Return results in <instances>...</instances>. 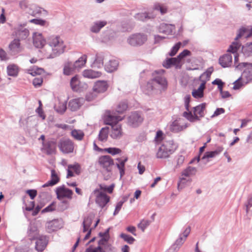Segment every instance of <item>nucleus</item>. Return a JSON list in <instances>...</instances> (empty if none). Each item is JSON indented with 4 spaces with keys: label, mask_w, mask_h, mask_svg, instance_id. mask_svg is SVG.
<instances>
[{
    "label": "nucleus",
    "mask_w": 252,
    "mask_h": 252,
    "mask_svg": "<svg viewBox=\"0 0 252 252\" xmlns=\"http://www.w3.org/2000/svg\"><path fill=\"white\" fill-rule=\"evenodd\" d=\"M124 119L120 116L115 115L114 112L106 111L104 117V121L106 125L111 126L109 130L110 136L113 139H119L124 134L122 125L118 123Z\"/></svg>",
    "instance_id": "f257e3e1"
},
{
    "label": "nucleus",
    "mask_w": 252,
    "mask_h": 252,
    "mask_svg": "<svg viewBox=\"0 0 252 252\" xmlns=\"http://www.w3.org/2000/svg\"><path fill=\"white\" fill-rule=\"evenodd\" d=\"M167 86L165 78L161 75L158 74L150 80L146 84L141 86L143 93L148 95H152L160 93L165 90Z\"/></svg>",
    "instance_id": "f03ea898"
},
{
    "label": "nucleus",
    "mask_w": 252,
    "mask_h": 252,
    "mask_svg": "<svg viewBox=\"0 0 252 252\" xmlns=\"http://www.w3.org/2000/svg\"><path fill=\"white\" fill-rule=\"evenodd\" d=\"M47 43L50 47V49L45 53L48 59H53L60 56L64 52L66 48L63 39L58 35L49 36L47 39Z\"/></svg>",
    "instance_id": "7ed1b4c3"
},
{
    "label": "nucleus",
    "mask_w": 252,
    "mask_h": 252,
    "mask_svg": "<svg viewBox=\"0 0 252 252\" xmlns=\"http://www.w3.org/2000/svg\"><path fill=\"white\" fill-rule=\"evenodd\" d=\"M236 68L242 70L245 68L241 76L234 82L233 89L238 90L243 84L252 83V63H241L236 65Z\"/></svg>",
    "instance_id": "20e7f679"
},
{
    "label": "nucleus",
    "mask_w": 252,
    "mask_h": 252,
    "mask_svg": "<svg viewBox=\"0 0 252 252\" xmlns=\"http://www.w3.org/2000/svg\"><path fill=\"white\" fill-rule=\"evenodd\" d=\"M206 103H202L199 105L193 107V113L191 111H189V100L186 98L185 100V106L188 112L183 113V116L190 122L198 121L201 118L205 116V111L206 108Z\"/></svg>",
    "instance_id": "39448f33"
},
{
    "label": "nucleus",
    "mask_w": 252,
    "mask_h": 252,
    "mask_svg": "<svg viewBox=\"0 0 252 252\" xmlns=\"http://www.w3.org/2000/svg\"><path fill=\"white\" fill-rule=\"evenodd\" d=\"M178 147L173 140L165 141L158 148L156 157L158 158L163 159L168 158L173 154Z\"/></svg>",
    "instance_id": "423d86ee"
},
{
    "label": "nucleus",
    "mask_w": 252,
    "mask_h": 252,
    "mask_svg": "<svg viewBox=\"0 0 252 252\" xmlns=\"http://www.w3.org/2000/svg\"><path fill=\"white\" fill-rule=\"evenodd\" d=\"M249 30L248 28H241L239 30V33L235 38V41L233 42L232 44H231L227 49V51L229 52H231L233 54H235L234 55V65L236 67V65H238L239 63H238V55L237 54V52L238 49L240 48L241 44L240 43L237 41V40L244 36L245 33L248 32Z\"/></svg>",
    "instance_id": "0eeeda50"
},
{
    "label": "nucleus",
    "mask_w": 252,
    "mask_h": 252,
    "mask_svg": "<svg viewBox=\"0 0 252 252\" xmlns=\"http://www.w3.org/2000/svg\"><path fill=\"white\" fill-rule=\"evenodd\" d=\"M147 40V35L144 33H137L131 35L127 39V43L132 46L143 45Z\"/></svg>",
    "instance_id": "6e6552de"
},
{
    "label": "nucleus",
    "mask_w": 252,
    "mask_h": 252,
    "mask_svg": "<svg viewBox=\"0 0 252 252\" xmlns=\"http://www.w3.org/2000/svg\"><path fill=\"white\" fill-rule=\"evenodd\" d=\"M60 150L64 154H69L73 152L74 144L69 139L62 138L58 143Z\"/></svg>",
    "instance_id": "1a4fd4ad"
},
{
    "label": "nucleus",
    "mask_w": 252,
    "mask_h": 252,
    "mask_svg": "<svg viewBox=\"0 0 252 252\" xmlns=\"http://www.w3.org/2000/svg\"><path fill=\"white\" fill-rule=\"evenodd\" d=\"M188 126L184 123V120L180 118L173 121L168 125L169 130L174 133L181 131Z\"/></svg>",
    "instance_id": "9d476101"
},
{
    "label": "nucleus",
    "mask_w": 252,
    "mask_h": 252,
    "mask_svg": "<svg viewBox=\"0 0 252 252\" xmlns=\"http://www.w3.org/2000/svg\"><path fill=\"white\" fill-rule=\"evenodd\" d=\"M143 118L141 114L137 112H133L127 118V125L135 127L139 126L143 122Z\"/></svg>",
    "instance_id": "9b49d317"
},
{
    "label": "nucleus",
    "mask_w": 252,
    "mask_h": 252,
    "mask_svg": "<svg viewBox=\"0 0 252 252\" xmlns=\"http://www.w3.org/2000/svg\"><path fill=\"white\" fill-rule=\"evenodd\" d=\"M57 197L59 200H62L64 198L68 199L72 198L73 194L72 191L66 188L64 186H62L58 187L56 190Z\"/></svg>",
    "instance_id": "f8f14e48"
},
{
    "label": "nucleus",
    "mask_w": 252,
    "mask_h": 252,
    "mask_svg": "<svg viewBox=\"0 0 252 252\" xmlns=\"http://www.w3.org/2000/svg\"><path fill=\"white\" fill-rule=\"evenodd\" d=\"M93 193L96 195V203L101 208L104 207L109 201V197L98 189L94 190Z\"/></svg>",
    "instance_id": "ddd939ff"
},
{
    "label": "nucleus",
    "mask_w": 252,
    "mask_h": 252,
    "mask_svg": "<svg viewBox=\"0 0 252 252\" xmlns=\"http://www.w3.org/2000/svg\"><path fill=\"white\" fill-rule=\"evenodd\" d=\"M70 84L72 90L74 92H81L87 87V85L86 83H81L79 80L77 76L72 78Z\"/></svg>",
    "instance_id": "4468645a"
},
{
    "label": "nucleus",
    "mask_w": 252,
    "mask_h": 252,
    "mask_svg": "<svg viewBox=\"0 0 252 252\" xmlns=\"http://www.w3.org/2000/svg\"><path fill=\"white\" fill-rule=\"evenodd\" d=\"M63 227L62 220L55 219L47 222L46 225V230L48 233L56 231Z\"/></svg>",
    "instance_id": "2eb2a0df"
},
{
    "label": "nucleus",
    "mask_w": 252,
    "mask_h": 252,
    "mask_svg": "<svg viewBox=\"0 0 252 252\" xmlns=\"http://www.w3.org/2000/svg\"><path fill=\"white\" fill-rule=\"evenodd\" d=\"M98 162L101 166L108 172L111 171V166L114 164L113 159L109 156L100 157Z\"/></svg>",
    "instance_id": "dca6fc26"
},
{
    "label": "nucleus",
    "mask_w": 252,
    "mask_h": 252,
    "mask_svg": "<svg viewBox=\"0 0 252 252\" xmlns=\"http://www.w3.org/2000/svg\"><path fill=\"white\" fill-rule=\"evenodd\" d=\"M159 32L166 35H173L175 33V27L174 25L161 23L158 27Z\"/></svg>",
    "instance_id": "f3484780"
},
{
    "label": "nucleus",
    "mask_w": 252,
    "mask_h": 252,
    "mask_svg": "<svg viewBox=\"0 0 252 252\" xmlns=\"http://www.w3.org/2000/svg\"><path fill=\"white\" fill-rule=\"evenodd\" d=\"M56 143L53 141L43 142L42 151L47 155H51L55 153Z\"/></svg>",
    "instance_id": "a211bd4d"
},
{
    "label": "nucleus",
    "mask_w": 252,
    "mask_h": 252,
    "mask_svg": "<svg viewBox=\"0 0 252 252\" xmlns=\"http://www.w3.org/2000/svg\"><path fill=\"white\" fill-rule=\"evenodd\" d=\"M15 34L19 40L26 39L29 35V31L24 26L20 25L15 29Z\"/></svg>",
    "instance_id": "6ab92c4d"
},
{
    "label": "nucleus",
    "mask_w": 252,
    "mask_h": 252,
    "mask_svg": "<svg viewBox=\"0 0 252 252\" xmlns=\"http://www.w3.org/2000/svg\"><path fill=\"white\" fill-rule=\"evenodd\" d=\"M107 24L105 20H98L93 23L90 28L91 32L94 33H98L100 30Z\"/></svg>",
    "instance_id": "aec40b11"
},
{
    "label": "nucleus",
    "mask_w": 252,
    "mask_h": 252,
    "mask_svg": "<svg viewBox=\"0 0 252 252\" xmlns=\"http://www.w3.org/2000/svg\"><path fill=\"white\" fill-rule=\"evenodd\" d=\"M33 43L37 48H42L45 44L46 40L43 37L42 35L39 32H34L33 34Z\"/></svg>",
    "instance_id": "412c9836"
},
{
    "label": "nucleus",
    "mask_w": 252,
    "mask_h": 252,
    "mask_svg": "<svg viewBox=\"0 0 252 252\" xmlns=\"http://www.w3.org/2000/svg\"><path fill=\"white\" fill-rule=\"evenodd\" d=\"M84 99L83 98H77L70 100L68 103V107L72 111L78 110L83 104Z\"/></svg>",
    "instance_id": "4be33fe9"
},
{
    "label": "nucleus",
    "mask_w": 252,
    "mask_h": 252,
    "mask_svg": "<svg viewBox=\"0 0 252 252\" xmlns=\"http://www.w3.org/2000/svg\"><path fill=\"white\" fill-rule=\"evenodd\" d=\"M156 15H155L153 12H144L138 13L135 14L134 17L136 20L145 22L148 20L152 19L155 18Z\"/></svg>",
    "instance_id": "5701e85b"
},
{
    "label": "nucleus",
    "mask_w": 252,
    "mask_h": 252,
    "mask_svg": "<svg viewBox=\"0 0 252 252\" xmlns=\"http://www.w3.org/2000/svg\"><path fill=\"white\" fill-rule=\"evenodd\" d=\"M108 85L105 81H98L96 82L93 87V90L97 93H103L108 89Z\"/></svg>",
    "instance_id": "b1692460"
},
{
    "label": "nucleus",
    "mask_w": 252,
    "mask_h": 252,
    "mask_svg": "<svg viewBox=\"0 0 252 252\" xmlns=\"http://www.w3.org/2000/svg\"><path fill=\"white\" fill-rule=\"evenodd\" d=\"M36 239L35 249L38 252H42L47 245L48 242L47 238L45 236H40Z\"/></svg>",
    "instance_id": "393cba45"
},
{
    "label": "nucleus",
    "mask_w": 252,
    "mask_h": 252,
    "mask_svg": "<svg viewBox=\"0 0 252 252\" xmlns=\"http://www.w3.org/2000/svg\"><path fill=\"white\" fill-rule=\"evenodd\" d=\"M9 49L11 54L16 55L22 51V47L21 46L20 40L18 39H14L9 45Z\"/></svg>",
    "instance_id": "a878e982"
},
{
    "label": "nucleus",
    "mask_w": 252,
    "mask_h": 252,
    "mask_svg": "<svg viewBox=\"0 0 252 252\" xmlns=\"http://www.w3.org/2000/svg\"><path fill=\"white\" fill-rule=\"evenodd\" d=\"M232 63V57L230 54H227L219 59V63L223 67H227L230 66Z\"/></svg>",
    "instance_id": "bb28decb"
},
{
    "label": "nucleus",
    "mask_w": 252,
    "mask_h": 252,
    "mask_svg": "<svg viewBox=\"0 0 252 252\" xmlns=\"http://www.w3.org/2000/svg\"><path fill=\"white\" fill-rule=\"evenodd\" d=\"M83 76L89 79H94L100 77L102 73L100 71H94L92 69H86L82 72Z\"/></svg>",
    "instance_id": "cd10ccee"
},
{
    "label": "nucleus",
    "mask_w": 252,
    "mask_h": 252,
    "mask_svg": "<svg viewBox=\"0 0 252 252\" xmlns=\"http://www.w3.org/2000/svg\"><path fill=\"white\" fill-rule=\"evenodd\" d=\"M163 66L166 68H169L173 66L176 68H180L181 64H180L176 58H167L162 63Z\"/></svg>",
    "instance_id": "c85d7f7f"
},
{
    "label": "nucleus",
    "mask_w": 252,
    "mask_h": 252,
    "mask_svg": "<svg viewBox=\"0 0 252 252\" xmlns=\"http://www.w3.org/2000/svg\"><path fill=\"white\" fill-rule=\"evenodd\" d=\"M223 148L221 146L218 147L216 149L213 151L206 152L202 157V159L209 158H215L219 155L223 151Z\"/></svg>",
    "instance_id": "c756f323"
},
{
    "label": "nucleus",
    "mask_w": 252,
    "mask_h": 252,
    "mask_svg": "<svg viewBox=\"0 0 252 252\" xmlns=\"http://www.w3.org/2000/svg\"><path fill=\"white\" fill-rule=\"evenodd\" d=\"M60 179L56 172L54 169L51 170V179L46 184H44L42 187L45 188L48 186H53L57 184L59 182Z\"/></svg>",
    "instance_id": "7c9ffc66"
},
{
    "label": "nucleus",
    "mask_w": 252,
    "mask_h": 252,
    "mask_svg": "<svg viewBox=\"0 0 252 252\" xmlns=\"http://www.w3.org/2000/svg\"><path fill=\"white\" fill-rule=\"evenodd\" d=\"M119 65V62L116 60H111L108 63H106L105 69L106 71L111 72L117 69Z\"/></svg>",
    "instance_id": "2f4dec72"
},
{
    "label": "nucleus",
    "mask_w": 252,
    "mask_h": 252,
    "mask_svg": "<svg viewBox=\"0 0 252 252\" xmlns=\"http://www.w3.org/2000/svg\"><path fill=\"white\" fill-rule=\"evenodd\" d=\"M103 56L101 54H96L94 62L91 64L93 68H101L103 66Z\"/></svg>",
    "instance_id": "473e14b6"
},
{
    "label": "nucleus",
    "mask_w": 252,
    "mask_h": 252,
    "mask_svg": "<svg viewBox=\"0 0 252 252\" xmlns=\"http://www.w3.org/2000/svg\"><path fill=\"white\" fill-rule=\"evenodd\" d=\"M109 133V128L108 127H102L99 131L98 136L99 141L102 142H106L107 140Z\"/></svg>",
    "instance_id": "72a5a7b5"
},
{
    "label": "nucleus",
    "mask_w": 252,
    "mask_h": 252,
    "mask_svg": "<svg viewBox=\"0 0 252 252\" xmlns=\"http://www.w3.org/2000/svg\"><path fill=\"white\" fill-rule=\"evenodd\" d=\"M205 88V83H201L199 87L197 89L192 91V95L196 98H200L203 96L204 90Z\"/></svg>",
    "instance_id": "f704fd0d"
},
{
    "label": "nucleus",
    "mask_w": 252,
    "mask_h": 252,
    "mask_svg": "<svg viewBox=\"0 0 252 252\" xmlns=\"http://www.w3.org/2000/svg\"><path fill=\"white\" fill-rule=\"evenodd\" d=\"M7 75L10 76L16 77L19 72L18 66L15 64H9L7 66Z\"/></svg>",
    "instance_id": "c9c22d12"
},
{
    "label": "nucleus",
    "mask_w": 252,
    "mask_h": 252,
    "mask_svg": "<svg viewBox=\"0 0 252 252\" xmlns=\"http://www.w3.org/2000/svg\"><path fill=\"white\" fill-rule=\"evenodd\" d=\"M117 160L118 161V163H116V166L119 169L120 174V178H121L125 173V163L127 160V158H126L124 159L121 158H117Z\"/></svg>",
    "instance_id": "e433bc0d"
},
{
    "label": "nucleus",
    "mask_w": 252,
    "mask_h": 252,
    "mask_svg": "<svg viewBox=\"0 0 252 252\" xmlns=\"http://www.w3.org/2000/svg\"><path fill=\"white\" fill-rule=\"evenodd\" d=\"M87 56L86 55H84L76 61L74 63H72L76 70H79L85 65L87 61Z\"/></svg>",
    "instance_id": "4c0bfd02"
},
{
    "label": "nucleus",
    "mask_w": 252,
    "mask_h": 252,
    "mask_svg": "<svg viewBox=\"0 0 252 252\" xmlns=\"http://www.w3.org/2000/svg\"><path fill=\"white\" fill-rule=\"evenodd\" d=\"M185 240L183 239V237L182 236V235L180 236L179 239H178L174 244L169 249V252H175L179 250L180 247L184 243Z\"/></svg>",
    "instance_id": "58836bf2"
},
{
    "label": "nucleus",
    "mask_w": 252,
    "mask_h": 252,
    "mask_svg": "<svg viewBox=\"0 0 252 252\" xmlns=\"http://www.w3.org/2000/svg\"><path fill=\"white\" fill-rule=\"evenodd\" d=\"M213 71V68L212 67L209 68L205 72L203 73L199 77V80L201 83L204 82L205 85L207 81L209 80L211 75Z\"/></svg>",
    "instance_id": "ea45409f"
},
{
    "label": "nucleus",
    "mask_w": 252,
    "mask_h": 252,
    "mask_svg": "<svg viewBox=\"0 0 252 252\" xmlns=\"http://www.w3.org/2000/svg\"><path fill=\"white\" fill-rule=\"evenodd\" d=\"M127 108V104L125 102H121L117 106L115 110H108V111L114 112L115 113V115L119 116L118 114L123 113L126 110Z\"/></svg>",
    "instance_id": "a19ab883"
},
{
    "label": "nucleus",
    "mask_w": 252,
    "mask_h": 252,
    "mask_svg": "<svg viewBox=\"0 0 252 252\" xmlns=\"http://www.w3.org/2000/svg\"><path fill=\"white\" fill-rule=\"evenodd\" d=\"M55 110L60 114H63L66 109V101H59L58 103L54 106Z\"/></svg>",
    "instance_id": "79ce46f5"
},
{
    "label": "nucleus",
    "mask_w": 252,
    "mask_h": 252,
    "mask_svg": "<svg viewBox=\"0 0 252 252\" xmlns=\"http://www.w3.org/2000/svg\"><path fill=\"white\" fill-rule=\"evenodd\" d=\"M38 234L37 227L33 224H31L29 228V239L31 240L36 239Z\"/></svg>",
    "instance_id": "37998d69"
},
{
    "label": "nucleus",
    "mask_w": 252,
    "mask_h": 252,
    "mask_svg": "<svg viewBox=\"0 0 252 252\" xmlns=\"http://www.w3.org/2000/svg\"><path fill=\"white\" fill-rule=\"evenodd\" d=\"M196 168L194 167L189 166L186 169L183 171L181 176H185L186 177H189L191 176L194 175L196 172Z\"/></svg>",
    "instance_id": "c03bdc74"
},
{
    "label": "nucleus",
    "mask_w": 252,
    "mask_h": 252,
    "mask_svg": "<svg viewBox=\"0 0 252 252\" xmlns=\"http://www.w3.org/2000/svg\"><path fill=\"white\" fill-rule=\"evenodd\" d=\"M43 71L44 70H43V68L38 67L37 66H33V67L27 70V72L29 74L34 76L36 75H40V74H42L43 72Z\"/></svg>",
    "instance_id": "a18cd8bd"
},
{
    "label": "nucleus",
    "mask_w": 252,
    "mask_h": 252,
    "mask_svg": "<svg viewBox=\"0 0 252 252\" xmlns=\"http://www.w3.org/2000/svg\"><path fill=\"white\" fill-rule=\"evenodd\" d=\"M242 52L247 57L252 56V42L248 43L243 46Z\"/></svg>",
    "instance_id": "49530a36"
},
{
    "label": "nucleus",
    "mask_w": 252,
    "mask_h": 252,
    "mask_svg": "<svg viewBox=\"0 0 252 252\" xmlns=\"http://www.w3.org/2000/svg\"><path fill=\"white\" fill-rule=\"evenodd\" d=\"M76 69L74 67L71 63H68L64 65L63 68V73L66 75H71Z\"/></svg>",
    "instance_id": "de8ad7c7"
},
{
    "label": "nucleus",
    "mask_w": 252,
    "mask_h": 252,
    "mask_svg": "<svg viewBox=\"0 0 252 252\" xmlns=\"http://www.w3.org/2000/svg\"><path fill=\"white\" fill-rule=\"evenodd\" d=\"M92 222V217L88 216L85 218L84 220L83 225V232H87L88 230H89L90 227Z\"/></svg>",
    "instance_id": "09e8293b"
},
{
    "label": "nucleus",
    "mask_w": 252,
    "mask_h": 252,
    "mask_svg": "<svg viewBox=\"0 0 252 252\" xmlns=\"http://www.w3.org/2000/svg\"><path fill=\"white\" fill-rule=\"evenodd\" d=\"M185 177V176H181L180 178V180L178 183V189L184 188L188 183L191 182L190 178H186Z\"/></svg>",
    "instance_id": "8fccbe9b"
},
{
    "label": "nucleus",
    "mask_w": 252,
    "mask_h": 252,
    "mask_svg": "<svg viewBox=\"0 0 252 252\" xmlns=\"http://www.w3.org/2000/svg\"><path fill=\"white\" fill-rule=\"evenodd\" d=\"M72 136L77 140H81L84 136V132L81 130L74 129L71 132Z\"/></svg>",
    "instance_id": "3c124183"
},
{
    "label": "nucleus",
    "mask_w": 252,
    "mask_h": 252,
    "mask_svg": "<svg viewBox=\"0 0 252 252\" xmlns=\"http://www.w3.org/2000/svg\"><path fill=\"white\" fill-rule=\"evenodd\" d=\"M191 54L190 51L187 49L184 50L183 51H182L181 53L179 54V55L176 58L177 60L178 61V63L182 65V60L184 59L186 57L188 56H190Z\"/></svg>",
    "instance_id": "603ef678"
},
{
    "label": "nucleus",
    "mask_w": 252,
    "mask_h": 252,
    "mask_svg": "<svg viewBox=\"0 0 252 252\" xmlns=\"http://www.w3.org/2000/svg\"><path fill=\"white\" fill-rule=\"evenodd\" d=\"M120 237L122 238L125 242L129 244H133L135 241V239L133 237L125 233H121Z\"/></svg>",
    "instance_id": "864d4df0"
},
{
    "label": "nucleus",
    "mask_w": 252,
    "mask_h": 252,
    "mask_svg": "<svg viewBox=\"0 0 252 252\" xmlns=\"http://www.w3.org/2000/svg\"><path fill=\"white\" fill-rule=\"evenodd\" d=\"M151 221L148 220H142L138 224V227L140 228L143 232L150 225Z\"/></svg>",
    "instance_id": "5fc2aeb1"
},
{
    "label": "nucleus",
    "mask_w": 252,
    "mask_h": 252,
    "mask_svg": "<svg viewBox=\"0 0 252 252\" xmlns=\"http://www.w3.org/2000/svg\"><path fill=\"white\" fill-rule=\"evenodd\" d=\"M181 45L182 43L180 42L177 43L173 47H172L170 51L168 53V55L171 57L175 55L180 48Z\"/></svg>",
    "instance_id": "6e6d98bb"
},
{
    "label": "nucleus",
    "mask_w": 252,
    "mask_h": 252,
    "mask_svg": "<svg viewBox=\"0 0 252 252\" xmlns=\"http://www.w3.org/2000/svg\"><path fill=\"white\" fill-rule=\"evenodd\" d=\"M68 168L71 169L74 171V172L77 174H80L81 172V166L80 164L76 163L74 164H69L68 165Z\"/></svg>",
    "instance_id": "4d7b16f0"
},
{
    "label": "nucleus",
    "mask_w": 252,
    "mask_h": 252,
    "mask_svg": "<svg viewBox=\"0 0 252 252\" xmlns=\"http://www.w3.org/2000/svg\"><path fill=\"white\" fill-rule=\"evenodd\" d=\"M69 207V202L67 200H63L59 204L58 209L61 211H63Z\"/></svg>",
    "instance_id": "13d9d810"
},
{
    "label": "nucleus",
    "mask_w": 252,
    "mask_h": 252,
    "mask_svg": "<svg viewBox=\"0 0 252 252\" xmlns=\"http://www.w3.org/2000/svg\"><path fill=\"white\" fill-rule=\"evenodd\" d=\"M105 151L112 155H115L120 153L121 150L117 148H108L105 149Z\"/></svg>",
    "instance_id": "bf43d9fd"
},
{
    "label": "nucleus",
    "mask_w": 252,
    "mask_h": 252,
    "mask_svg": "<svg viewBox=\"0 0 252 252\" xmlns=\"http://www.w3.org/2000/svg\"><path fill=\"white\" fill-rule=\"evenodd\" d=\"M97 93L94 92V90L87 94L86 95V99L88 101H91L96 98Z\"/></svg>",
    "instance_id": "052dcab7"
},
{
    "label": "nucleus",
    "mask_w": 252,
    "mask_h": 252,
    "mask_svg": "<svg viewBox=\"0 0 252 252\" xmlns=\"http://www.w3.org/2000/svg\"><path fill=\"white\" fill-rule=\"evenodd\" d=\"M29 6V1L27 0H22L19 2V6L23 10H27Z\"/></svg>",
    "instance_id": "680f3d73"
},
{
    "label": "nucleus",
    "mask_w": 252,
    "mask_h": 252,
    "mask_svg": "<svg viewBox=\"0 0 252 252\" xmlns=\"http://www.w3.org/2000/svg\"><path fill=\"white\" fill-rule=\"evenodd\" d=\"M0 60L2 61H6L9 60L7 53L1 48H0Z\"/></svg>",
    "instance_id": "e2e57ef3"
},
{
    "label": "nucleus",
    "mask_w": 252,
    "mask_h": 252,
    "mask_svg": "<svg viewBox=\"0 0 252 252\" xmlns=\"http://www.w3.org/2000/svg\"><path fill=\"white\" fill-rule=\"evenodd\" d=\"M43 82V79L41 77L35 78L32 81V84L34 87L37 88L40 87Z\"/></svg>",
    "instance_id": "0e129e2a"
},
{
    "label": "nucleus",
    "mask_w": 252,
    "mask_h": 252,
    "mask_svg": "<svg viewBox=\"0 0 252 252\" xmlns=\"http://www.w3.org/2000/svg\"><path fill=\"white\" fill-rule=\"evenodd\" d=\"M55 209V203L54 202L52 203L49 206L45 208L44 209L42 210V213H44L46 212H52Z\"/></svg>",
    "instance_id": "69168bd1"
},
{
    "label": "nucleus",
    "mask_w": 252,
    "mask_h": 252,
    "mask_svg": "<svg viewBox=\"0 0 252 252\" xmlns=\"http://www.w3.org/2000/svg\"><path fill=\"white\" fill-rule=\"evenodd\" d=\"M165 39V36H160L159 35H155L154 36V43L158 44L162 43Z\"/></svg>",
    "instance_id": "338daca9"
},
{
    "label": "nucleus",
    "mask_w": 252,
    "mask_h": 252,
    "mask_svg": "<svg viewBox=\"0 0 252 252\" xmlns=\"http://www.w3.org/2000/svg\"><path fill=\"white\" fill-rule=\"evenodd\" d=\"M184 160H185V158L183 156H182V155L178 156L177 160H176L177 164L175 166L176 168H177L179 167L183 163Z\"/></svg>",
    "instance_id": "774afa93"
}]
</instances>
